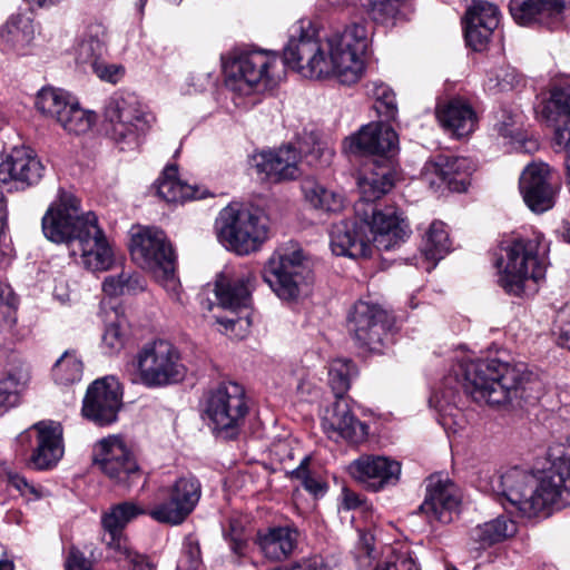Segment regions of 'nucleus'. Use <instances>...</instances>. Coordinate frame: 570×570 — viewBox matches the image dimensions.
I'll list each match as a JSON object with an SVG mask.
<instances>
[{
	"instance_id": "5fc2aeb1",
	"label": "nucleus",
	"mask_w": 570,
	"mask_h": 570,
	"mask_svg": "<svg viewBox=\"0 0 570 570\" xmlns=\"http://www.w3.org/2000/svg\"><path fill=\"white\" fill-rule=\"evenodd\" d=\"M308 458H304L295 470L292 471V476L301 480L302 485L306 491L315 497L324 495L326 492V485L321 480L312 476L306 469Z\"/></svg>"
},
{
	"instance_id": "a211bd4d",
	"label": "nucleus",
	"mask_w": 570,
	"mask_h": 570,
	"mask_svg": "<svg viewBox=\"0 0 570 570\" xmlns=\"http://www.w3.org/2000/svg\"><path fill=\"white\" fill-rule=\"evenodd\" d=\"M461 493L454 482L442 474H432L425 481V498L420 511L429 522L449 524L459 511Z\"/></svg>"
},
{
	"instance_id": "f257e3e1",
	"label": "nucleus",
	"mask_w": 570,
	"mask_h": 570,
	"mask_svg": "<svg viewBox=\"0 0 570 570\" xmlns=\"http://www.w3.org/2000/svg\"><path fill=\"white\" fill-rule=\"evenodd\" d=\"M370 42L366 23L353 22L342 32L322 39L311 22L298 21L279 56L269 50L235 49L224 60L226 87L239 95L272 89L284 75V65L309 79L335 76L345 85L355 83L364 70L362 59Z\"/></svg>"
},
{
	"instance_id": "338daca9",
	"label": "nucleus",
	"mask_w": 570,
	"mask_h": 570,
	"mask_svg": "<svg viewBox=\"0 0 570 570\" xmlns=\"http://www.w3.org/2000/svg\"><path fill=\"white\" fill-rule=\"evenodd\" d=\"M294 570H322L323 564L318 558H312L308 560H304L301 563H297L293 567Z\"/></svg>"
},
{
	"instance_id": "49530a36",
	"label": "nucleus",
	"mask_w": 570,
	"mask_h": 570,
	"mask_svg": "<svg viewBox=\"0 0 570 570\" xmlns=\"http://www.w3.org/2000/svg\"><path fill=\"white\" fill-rule=\"evenodd\" d=\"M82 362L72 351H66L52 366V377L57 384L71 385L82 376Z\"/></svg>"
},
{
	"instance_id": "393cba45",
	"label": "nucleus",
	"mask_w": 570,
	"mask_h": 570,
	"mask_svg": "<svg viewBox=\"0 0 570 570\" xmlns=\"http://www.w3.org/2000/svg\"><path fill=\"white\" fill-rule=\"evenodd\" d=\"M43 170V165L32 149L14 147L0 163V180L17 181L28 187L40 181Z\"/></svg>"
},
{
	"instance_id": "473e14b6",
	"label": "nucleus",
	"mask_w": 570,
	"mask_h": 570,
	"mask_svg": "<svg viewBox=\"0 0 570 570\" xmlns=\"http://www.w3.org/2000/svg\"><path fill=\"white\" fill-rule=\"evenodd\" d=\"M470 170L471 164L468 158L440 156L435 161L425 165L423 176L431 185L436 184L439 179L446 183L450 188L460 190L465 189Z\"/></svg>"
},
{
	"instance_id": "bb28decb",
	"label": "nucleus",
	"mask_w": 570,
	"mask_h": 570,
	"mask_svg": "<svg viewBox=\"0 0 570 570\" xmlns=\"http://www.w3.org/2000/svg\"><path fill=\"white\" fill-rule=\"evenodd\" d=\"M509 9L512 18L522 26L533 22L549 28L557 27L562 21L563 0H511Z\"/></svg>"
},
{
	"instance_id": "20e7f679",
	"label": "nucleus",
	"mask_w": 570,
	"mask_h": 570,
	"mask_svg": "<svg viewBox=\"0 0 570 570\" xmlns=\"http://www.w3.org/2000/svg\"><path fill=\"white\" fill-rule=\"evenodd\" d=\"M356 374V367L350 360L336 358L330 363L328 384L337 400L326 407L322 416V429L335 442L361 444L368 436V425L356 417L343 397Z\"/></svg>"
},
{
	"instance_id": "f3484780",
	"label": "nucleus",
	"mask_w": 570,
	"mask_h": 570,
	"mask_svg": "<svg viewBox=\"0 0 570 570\" xmlns=\"http://www.w3.org/2000/svg\"><path fill=\"white\" fill-rule=\"evenodd\" d=\"M121 399L120 384L114 376L98 379L87 389L82 414L97 425H109L117 420Z\"/></svg>"
},
{
	"instance_id": "a878e982",
	"label": "nucleus",
	"mask_w": 570,
	"mask_h": 570,
	"mask_svg": "<svg viewBox=\"0 0 570 570\" xmlns=\"http://www.w3.org/2000/svg\"><path fill=\"white\" fill-rule=\"evenodd\" d=\"M31 430L36 432L37 444L30 456V464L37 470L52 469L65 452L61 425L52 421L38 422Z\"/></svg>"
},
{
	"instance_id": "052dcab7",
	"label": "nucleus",
	"mask_w": 570,
	"mask_h": 570,
	"mask_svg": "<svg viewBox=\"0 0 570 570\" xmlns=\"http://www.w3.org/2000/svg\"><path fill=\"white\" fill-rule=\"evenodd\" d=\"M66 570H91V562L79 549L71 547L66 559Z\"/></svg>"
},
{
	"instance_id": "aec40b11",
	"label": "nucleus",
	"mask_w": 570,
	"mask_h": 570,
	"mask_svg": "<svg viewBox=\"0 0 570 570\" xmlns=\"http://www.w3.org/2000/svg\"><path fill=\"white\" fill-rule=\"evenodd\" d=\"M330 246L334 255L362 258L371 255V237L365 219H344L332 225Z\"/></svg>"
},
{
	"instance_id": "09e8293b",
	"label": "nucleus",
	"mask_w": 570,
	"mask_h": 570,
	"mask_svg": "<svg viewBox=\"0 0 570 570\" xmlns=\"http://www.w3.org/2000/svg\"><path fill=\"white\" fill-rule=\"evenodd\" d=\"M370 92L375 99V109L386 121L396 119L397 105L395 94L390 86L383 82L374 81L371 85Z\"/></svg>"
},
{
	"instance_id": "4468645a",
	"label": "nucleus",
	"mask_w": 570,
	"mask_h": 570,
	"mask_svg": "<svg viewBox=\"0 0 570 570\" xmlns=\"http://www.w3.org/2000/svg\"><path fill=\"white\" fill-rule=\"evenodd\" d=\"M92 460L110 480L127 489L141 476L134 454L119 436L110 435L100 440L94 448Z\"/></svg>"
},
{
	"instance_id": "1a4fd4ad",
	"label": "nucleus",
	"mask_w": 570,
	"mask_h": 570,
	"mask_svg": "<svg viewBox=\"0 0 570 570\" xmlns=\"http://www.w3.org/2000/svg\"><path fill=\"white\" fill-rule=\"evenodd\" d=\"M132 365L139 382L147 387H161L177 383L186 374L179 351L166 340L145 344L136 354Z\"/></svg>"
},
{
	"instance_id": "0eeeda50",
	"label": "nucleus",
	"mask_w": 570,
	"mask_h": 570,
	"mask_svg": "<svg viewBox=\"0 0 570 570\" xmlns=\"http://www.w3.org/2000/svg\"><path fill=\"white\" fill-rule=\"evenodd\" d=\"M264 281L283 301H296L311 292L312 271L302 249L281 247L267 261Z\"/></svg>"
},
{
	"instance_id": "4d7b16f0",
	"label": "nucleus",
	"mask_w": 570,
	"mask_h": 570,
	"mask_svg": "<svg viewBox=\"0 0 570 570\" xmlns=\"http://www.w3.org/2000/svg\"><path fill=\"white\" fill-rule=\"evenodd\" d=\"M184 562L187 563V567L190 570H196L200 564L199 543L193 537H187L184 541L180 564Z\"/></svg>"
},
{
	"instance_id": "58836bf2",
	"label": "nucleus",
	"mask_w": 570,
	"mask_h": 570,
	"mask_svg": "<svg viewBox=\"0 0 570 570\" xmlns=\"http://www.w3.org/2000/svg\"><path fill=\"white\" fill-rule=\"evenodd\" d=\"M301 190L306 205L322 214L338 213L344 207V198L327 188L314 177H306L301 183Z\"/></svg>"
},
{
	"instance_id": "412c9836",
	"label": "nucleus",
	"mask_w": 570,
	"mask_h": 570,
	"mask_svg": "<svg viewBox=\"0 0 570 570\" xmlns=\"http://www.w3.org/2000/svg\"><path fill=\"white\" fill-rule=\"evenodd\" d=\"M395 130L383 122L363 126L360 131L345 139L343 149L351 155H385L397 148Z\"/></svg>"
},
{
	"instance_id": "f03ea898",
	"label": "nucleus",
	"mask_w": 570,
	"mask_h": 570,
	"mask_svg": "<svg viewBox=\"0 0 570 570\" xmlns=\"http://www.w3.org/2000/svg\"><path fill=\"white\" fill-rule=\"evenodd\" d=\"M490 488L522 515L532 518L564 502L570 493V454L553 461L539 482L532 473L511 468L494 474Z\"/></svg>"
},
{
	"instance_id": "ddd939ff",
	"label": "nucleus",
	"mask_w": 570,
	"mask_h": 570,
	"mask_svg": "<svg viewBox=\"0 0 570 570\" xmlns=\"http://www.w3.org/2000/svg\"><path fill=\"white\" fill-rule=\"evenodd\" d=\"M104 116L110 124L112 139L129 146L137 145L149 128V116L134 94H114L106 101Z\"/></svg>"
},
{
	"instance_id": "cd10ccee",
	"label": "nucleus",
	"mask_w": 570,
	"mask_h": 570,
	"mask_svg": "<svg viewBox=\"0 0 570 570\" xmlns=\"http://www.w3.org/2000/svg\"><path fill=\"white\" fill-rule=\"evenodd\" d=\"M546 118L553 122V142L570 155V83L552 89L543 108Z\"/></svg>"
},
{
	"instance_id": "7ed1b4c3",
	"label": "nucleus",
	"mask_w": 570,
	"mask_h": 570,
	"mask_svg": "<svg viewBox=\"0 0 570 570\" xmlns=\"http://www.w3.org/2000/svg\"><path fill=\"white\" fill-rule=\"evenodd\" d=\"M460 368L464 391L476 403L520 406L540 389L538 376L523 363L478 360L464 362Z\"/></svg>"
},
{
	"instance_id": "e2e57ef3",
	"label": "nucleus",
	"mask_w": 570,
	"mask_h": 570,
	"mask_svg": "<svg viewBox=\"0 0 570 570\" xmlns=\"http://www.w3.org/2000/svg\"><path fill=\"white\" fill-rule=\"evenodd\" d=\"M553 335L556 336L557 344L570 351V326H562L554 322Z\"/></svg>"
},
{
	"instance_id": "e433bc0d",
	"label": "nucleus",
	"mask_w": 570,
	"mask_h": 570,
	"mask_svg": "<svg viewBox=\"0 0 570 570\" xmlns=\"http://www.w3.org/2000/svg\"><path fill=\"white\" fill-rule=\"evenodd\" d=\"M517 531V523L512 519L500 515L472 528L469 532V541L472 549L485 550L493 544L513 537Z\"/></svg>"
},
{
	"instance_id": "a18cd8bd",
	"label": "nucleus",
	"mask_w": 570,
	"mask_h": 570,
	"mask_svg": "<svg viewBox=\"0 0 570 570\" xmlns=\"http://www.w3.org/2000/svg\"><path fill=\"white\" fill-rule=\"evenodd\" d=\"M29 379V368L27 366H19L0 380V407L17 404L19 393L26 387Z\"/></svg>"
},
{
	"instance_id": "2f4dec72",
	"label": "nucleus",
	"mask_w": 570,
	"mask_h": 570,
	"mask_svg": "<svg viewBox=\"0 0 570 570\" xmlns=\"http://www.w3.org/2000/svg\"><path fill=\"white\" fill-rule=\"evenodd\" d=\"M35 40V24L29 14L10 16L0 30V46L4 51L26 56Z\"/></svg>"
},
{
	"instance_id": "4be33fe9",
	"label": "nucleus",
	"mask_w": 570,
	"mask_h": 570,
	"mask_svg": "<svg viewBox=\"0 0 570 570\" xmlns=\"http://www.w3.org/2000/svg\"><path fill=\"white\" fill-rule=\"evenodd\" d=\"M362 219L366 220L371 243L373 242L380 250L394 248L409 233L407 225L397 215L394 207H385L383 209L373 207L371 217L364 214Z\"/></svg>"
},
{
	"instance_id": "dca6fc26",
	"label": "nucleus",
	"mask_w": 570,
	"mask_h": 570,
	"mask_svg": "<svg viewBox=\"0 0 570 570\" xmlns=\"http://www.w3.org/2000/svg\"><path fill=\"white\" fill-rule=\"evenodd\" d=\"M348 326L361 346L382 352L389 336L387 314L382 307L365 301L356 302L348 314Z\"/></svg>"
},
{
	"instance_id": "a19ab883",
	"label": "nucleus",
	"mask_w": 570,
	"mask_h": 570,
	"mask_svg": "<svg viewBox=\"0 0 570 570\" xmlns=\"http://www.w3.org/2000/svg\"><path fill=\"white\" fill-rule=\"evenodd\" d=\"M106 31L100 24L88 27L75 48L76 61L92 68L106 53Z\"/></svg>"
},
{
	"instance_id": "13d9d810",
	"label": "nucleus",
	"mask_w": 570,
	"mask_h": 570,
	"mask_svg": "<svg viewBox=\"0 0 570 570\" xmlns=\"http://www.w3.org/2000/svg\"><path fill=\"white\" fill-rule=\"evenodd\" d=\"M500 136L504 138H517L519 135L518 115L502 110L501 118L495 125Z\"/></svg>"
},
{
	"instance_id": "0e129e2a",
	"label": "nucleus",
	"mask_w": 570,
	"mask_h": 570,
	"mask_svg": "<svg viewBox=\"0 0 570 570\" xmlns=\"http://www.w3.org/2000/svg\"><path fill=\"white\" fill-rule=\"evenodd\" d=\"M342 495H343L342 504H343V508L346 509V510L356 509L362 503V500H361L360 495L356 494L355 492H352V491L347 490V489L343 490V494Z\"/></svg>"
},
{
	"instance_id": "72a5a7b5",
	"label": "nucleus",
	"mask_w": 570,
	"mask_h": 570,
	"mask_svg": "<svg viewBox=\"0 0 570 570\" xmlns=\"http://www.w3.org/2000/svg\"><path fill=\"white\" fill-rule=\"evenodd\" d=\"M99 317L105 324L101 348L109 355L119 353L125 346L128 325L122 307L102 301L99 307Z\"/></svg>"
},
{
	"instance_id": "c756f323",
	"label": "nucleus",
	"mask_w": 570,
	"mask_h": 570,
	"mask_svg": "<svg viewBox=\"0 0 570 570\" xmlns=\"http://www.w3.org/2000/svg\"><path fill=\"white\" fill-rule=\"evenodd\" d=\"M395 171L387 159L373 160L357 179L362 203H373L392 190Z\"/></svg>"
},
{
	"instance_id": "6ab92c4d",
	"label": "nucleus",
	"mask_w": 570,
	"mask_h": 570,
	"mask_svg": "<svg viewBox=\"0 0 570 570\" xmlns=\"http://www.w3.org/2000/svg\"><path fill=\"white\" fill-rule=\"evenodd\" d=\"M347 471L355 481L367 489L379 491L397 483L401 464L386 456L364 454L352 461Z\"/></svg>"
},
{
	"instance_id": "79ce46f5",
	"label": "nucleus",
	"mask_w": 570,
	"mask_h": 570,
	"mask_svg": "<svg viewBox=\"0 0 570 570\" xmlns=\"http://www.w3.org/2000/svg\"><path fill=\"white\" fill-rule=\"evenodd\" d=\"M451 243L445 225L442 222H433L423 238L421 254L426 262L425 269L431 272L450 252Z\"/></svg>"
},
{
	"instance_id": "de8ad7c7",
	"label": "nucleus",
	"mask_w": 570,
	"mask_h": 570,
	"mask_svg": "<svg viewBox=\"0 0 570 570\" xmlns=\"http://www.w3.org/2000/svg\"><path fill=\"white\" fill-rule=\"evenodd\" d=\"M95 121L94 114L82 109L72 99L57 121L67 132L81 135L87 132Z\"/></svg>"
},
{
	"instance_id": "5701e85b",
	"label": "nucleus",
	"mask_w": 570,
	"mask_h": 570,
	"mask_svg": "<svg viewBox=\"0 0 570 570\" xmlns=\"http://www.w3.org/2000/svg\"><path fill=\"white\" fill-rule=\"evenodd\" d=\"M499 21L500 11L495 4L474 0L464 16L466 43L476 51L484 49Z\"/></svg>"
},
{
	"instance_id": "ea45409f",
	"label": "nucleus",
	"mask_w": 570,
	"mask_h": 570,
	"mask_svg": "<svg viewBox=\"0 0 570 570\" xmlns=\"http://www.w3.org/2000/svg\"><path fill=\"white\" fill-rule=\"evenodd\" d=\"M157 194L167 203H184L186 200L202 199L204 193L195 186L188 185L178 178V168L167 166L156 183Z\"/></svg>"
},
{
	"instance_id": "3c124183",
	"label": "nucleus",
	"mask_w": 570,
	"mask_h": 570,
	"mask_svg": "<svg viewBox=\"0 0 570 570\" xmlns=\"http://www.w3.org/2000/svg\"><path fill=\"white\" fill-rule=\"evenodd\" d=\"M117 562L127 566L130 570H154L155 564L146 554L131 550L128 541L119 544V548H111Z\"/></svg>"
},
{
	"instance_id": "7c9ffc66",
	"label": "nucleus",
	"mask_w": 570,
	"mask_h": 570,
	"mask_svg": "<svg viewBox=\"0 0 570 570\" xmlns=\"http://www.w3.org/2000/svg\"><path fill=\"white\" fill-rule=\"evenodd\" d=\"M144 514H148V510L134 501H125L110 507L101 518L105 530L104 541L109 549L119 548V544L127 542V538L124 534L125 528L134 519Z\"/></svg>"
},
{
	"instance_id": "6e6d98bb",
	"label": "nucleus",
	"mask_w": 570,
	"mask_h": 570,
	"mask_svg": "<svg viewBox=\"0 0 570 570\" xmlns=\"http://www.w3.org/2000/svg\"><path fill=\"white\" fill-rule=\"evenodd\" d=\"M91 69L101 80L111 83H117L125 75V68L121 65H109L106 63L104 59H101Z\"/></svg>"
},
{
	"instance_id": "4c0bfd02",
	"label": "nucleus",
	"mask_w": 570,
	"mask_h": 570,
	"mask_svg": "<svg viewBox=\"0 0 570 570\" xmlns=\"http://www.w3.org/2000/svg\"><path fill=\"white\" fill-rule=\"evenodd\" d=\"M298 532L289 527L269 528L259 533L257 543L263 554L273 561L287 559L297 546Z\"/></svg>"
},
{
	"instance_id": "b1692460",
	"label": "nucleus",
	"mask_w": 570,
	"mask_h": 570,
	"mask_svg": "<svg viewBox=\"0 0 570 570\" xmlns=\"http://www.w3.org/2000/svg\"><path fill=\"white\" fill-rule=\"evenodd\" d=\"M302 154L293 145L281 146L276 150L263 151L256 159V169L274 183L294 180L302 175Z\"/></svg>"
},
{
	"instance_id": "c9c22d12",
	"label": "nucleus",
	"mask_w": 570,
	"mask_h": 570,
	"mask_svg": "<svg viewBox=\"0 0 570 570\" xmlns=\"http://www.w3.org/2000/svg\"><path fill=\"white\" fill-rule=\"evenodd\" d=\"M436 118L442 127L459 138L470 135L476 126L474 110L461 99H452L439 106Z\"/></svg>"
},
{
	"instance_id": "9d476101",
	"label": "nucleus",
	"mask_w": 570,
	"mask_h": 570,
	"mask_svg": "<svg viewBox=\"0 0 570 570\" xmlns=\"http://www.w3.org/2000/svg\"><path fill=\"white\" fill-rule=\"evenodd\" d=\"M205 413L217 436L236 439L248 413L243 386L234 382L219 384L209 393Z\"/></svg>"
},
{
	"instance_id": "8fccbe9b",
	"label": "nucleus",
	"mask_w": 570,
	"mask_h": 570,
	"mask_svg": "<svg viewBox=\"0 0 570 570\" xmlns=\"http://www.w3.org/2000/svg\"><path fill=\"white\" fill-rule=\"evenodd\" d=\"M373 570H421L416 560L407 549L392 550L383 556Z\"/></svg>"
},
{
	"instance_id": "6e6552de",
	"label": "nucleus",
	"mask_w": 570,
	"mask_h": 570,
	"mask_svg": "<svg viewBox=\"0 0 570 570\" xmlns=\"http://www.w3.org/2000/svg\"><path fill=\"white\" fill-rule=\"evenodd\" d=\"M130 253L134 261L150 271L167 292L177 294L179 282L175 273L176 257L163 230L144 227L132 234Z\"/></svg>"
},
{
	"instance_id": "c03bdc74",
	"label": "nucleus",
	"mask_w": 570,
	"mask_h": 570,
	"mask_svg": "<svg viewBox=\"0 0 570 570\" xmlns=\"http://www.w3.org/2000/svg\"><path fill=\"white\" fill-rule=\"evenodd\" d=\"M72 99L65 90L42 88L37 95L36 107L45 116L58 121Z\"/></svg>"
},
{
	"instance_id": "bf43d9fd",
	"label": "nucleus",
	"mask_w": 570,
	"mask_h": 570,
	"mask_svg": "<svg viewBox=\"0 0 570 570\" xmlns=\"http://www.w3.org/2000/svg\"><path fill=\"white\" fill-rule=\"evenodd\" d=\"M374 549L370 540L364 535L355 549V561L358 568H367L372 564Z\"/></svg>"
},
{
	"instance_id": "2eb2a0df",
	"label": "nucleus",
	"mask_w": 570,
	"mask_h": 570,
	"mask_svg": "<svg viewBox=\"0 0 570 570\" xmlns=\"http://www.w3.org/2000/svg\"><path fill=\"white\" fill-rule=\"evenodd\" d=\"M560 190L559 178L549 165L532 163L520 177V191L525 205L537 214L553 208Z\"/></svg>"
},
{
	"instance_id": "39448f33",
	"label": "nucleus",
	"mask_w": 570,
	"mask_h": 570,
	"mask_svg": "<svg viewBox=\"0 0 570 570\" xmlns=\"http://www.w3.org/2000/svg\"><path fill=\"white\" fill-rule=\"evenodd\" d=\"M544 236L534 232L529 237H517L505 247V264L500 271L499 284L510 295L522 296L537 291V283L547 268Z\"/></svg>"
},
{
	"instance_id": "9b49d317",
	"label": "nucleus",
	"mask_w": 570,
	"mask_h": 570,
	"mask_svg": "<svg viewBox=\"0 0 570 570\" xmlns=\"http://www.w3.org/2000/svg\"><path fill=\"white\" fill-rule=\"evenodd\" d=\"M200 498V481L189 473L180 475L171 484L157 490V501L148 510V515L158 523L179 525L193 513Z\"/></svg>"
},
{
	"instance_id": "423d86ee",
	"label": "nucleus",
	"mask_w": 570,
	"mask_h": 570,
	"mask_svg": "<svg viewBox=\"0 0 570 570\" xmlns=\"http://www.w3.org/2000/svg\"><path fill=\"white\" fill-rule=\"evenodd\" d=\"M219 240L238 255L258 250L268 238V219L258 209L227 206L216 219Z\"/></svg>"
},
{
	"instance_id": "37998d69",
	"label": "nucleus",
	"mask_w": 570,
	"mask_h": 570,
	"mask_svg": "<svg viewBox=\"0 0 570 570\" xmlns=\"http://www.w3.org/2000/svg\"><path fill=\"white\" fill-rule=\"evenodd\" d=\"M146 282L138 273L121 271L118 275H110L102 283V291L108 296L132 295L142 292Z\"/></svg>"
},
{
	"instance_id": "f8f14e48",
	"label": "nucleus",
	"mask_w": 570,
	"mask_h": 570,
	"mask_svg": "<svg viewBox=\"0 0 570 570\" xmlns=\"http://www.w3.org/2000/svg\"><path fill=\"white\" fill-rule=\"evenodd\" d=\"M97 220L95 213H81L79 200L73 195L63 193L42 217V232L52 243H79L89 233V225Z\"/></svg>"
},
{
	"instance_id": "774afa93",
	"label": "nucleus",
	"mask_w": 570,
	"mask_h": 570,
	"mask_svg": "<svg viewBox=\"0 0 570 570\" xmlns=\"http://www.w3.org/2000/svg\"><path fill=\"white\" fill-rule=\"evenodd\" d=\"M554 322L562 326L570 327V302L559 309Z\"/></svg>"
},
{
	"instance_id": "864d4df0",
	"label": "nucleus",
	"mask_w": 570,
	"mask_h": 570,
	"mask_svg": "<svg viewBox=\"0 0 570 570\" xmlns=\"http://www.w3.org/2000/svg\"><path fill=\"white\" fill-rule=\"evenodd\" d=\"M17 299L11 287L0 282V320L7 327H12L16 323Z\"/></svg>"
},
{
	"instance_id": "680f3d73",
	"label": "nucleus",
	"mask_w": 570,
	"mask_h": 570,
	"mask_svg": "<svg viewBox=\"0 0 570 570\" xmlns=\"http://www.w3.org/2000/svg\"><path fill=\"white\" fill-rule=\"evenodd\" d=\"M9 482L22 495L28 493L33 494L36 498L39 497L37 489L30 484L27 479L19 474L10 475Z\"/></svg>"
},
{
	"instance_id": "f704fd0d",
	"label": "nucleus",
	"mask_w": 570,
	"mask_h": 570,
	"mask_svg": "<svg viewBox=\"0 0 570 570\" xmlns=\"http://www.w3.org/2000/svg\"><path fill=\"white\" fill-rule=\"evenodd\" d=\"M83 265L91 271H107L112 265V250L105 237L102 229L89 225V233L78 243Z\"/></svg>"
},
{
	"instance_id": "c85d7f7f",
	"label": "nucleus",
	"mask_w": 570,
	"mask_h": 570,
	"mask_svg": "<svg viewBox=\"0 0 570 570\" xmlns=\"http://www.w3.org/2000/svg\"><path fill=\"white\" fill-rule=\"evenodd\" d=\"M255 277L252 272L244 271L234 276L220 275L215 284V294L219 305L236 311L248 307L252 302V289Z\"/></svg>"
},
{
	"instance_id": "69168bd1",
	"label": "nucleus",
	"mask_w": 570,
	"mask_h": 570,
	"mask_svg": "<svg viewBox=\"0 0 570 570\" xmlns=\"http://www.w3.org/2000/svg\"><path fill=\"white\" fill-rule=\"evenodd\" d=\"M226 538H229L230 550L238 557L243 556L246 541L240 537V534L235 532L233 529V534H227Z\"/></svg>"
},
{
	"instance_id": "603ef678",
	"label": "nucleus",
	"mask_w": 570,
	"mask_h": 570,
	"mask_svg": "<svg viewBox=\"0 0 570 570\" xmlns=\"http://www.w3.org/2000/svg\"><path fill=\"white\" fill-rule=\"evenodd\" d=\"M490 89L508 90L518 82V76L509 66H500L487 71Z\"/></svg>"
}]
</instances>
